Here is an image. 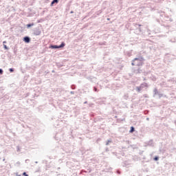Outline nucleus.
Returning <instances> with one entry per match:
<instances>
[{"label": "nucleus", "mask_w": 176, "mask_h": 176, "mask_svg": "<svg viewBox=\"0 0 176 176\" xmlns=\"http://www.w3.org/2000/svg\"><path fill=\"white\" fill-rule=\"evenodd\" d=\"M145 61V58L144 57L140 56L137 58H135L133 60H132L131 65L135 66V67H142L144 65V63Z\"/></svg>", "instance_id": "f257e3e1"}, {"label": "nucleus", "mask_w": 176, "mask_h": 176, "mask_svg": "<svg viewBox=\"0 0 176 176\" xmlns=\"http://www.w3.org/2000/svg\"><path fill=\"white\" fill-rule=\"evenodd\" d=\"M132 72L138 75L140 74H144V75H148L151 72H145V70L142 69L141 66H135L132 68Z\"/></svg>", "instance_id": "f03ea898"}, {"label": "nucleus", "mask_w": 176, "mask_h": 176, "mask_svg": "<svg viewBox=\"0 0 176 176\" xmlns=\"http://www.w3.org/2000/svg\"><path fill=\"white\" fill-rule=\"evenodd\" d=\"M63 47H65V43H64V41H63L59 45L52 44L50 45L49 49L56 50L57 49H63Z\"/></svg>", "instance_id": "7ed1b4c3"}, {"label": "nucleus", "mask_w": 176, "mask_h": 176, "mask_svg": "<svg viewBox=\"0 0 176 176\" xmlns=\"http://www.w3.org/2000/svg\"><path fill=\"white\" fill-rule=\"evenodd\" d=\"M153 97L155 98L156 96H158L159 98H162V97H166V95L161 94L160 91L157 89V88H155L153 91Z\"/></svg>", "instance_id": "20e7f679"}, {"label": "nucleus", "mask_w": 176, "mask_h": 176, "mask_svg": "<svg viewBox=\"0 0 176 176\" xmlns=\"http://www.w3.org/2000/svg\"><path fill=\"white\" fill-rule=\"evenodd\" d=\"M145 87L148 88L149 87V85L146 82H143L140 84V86L136 87V90L138 93H141V90H142V89H145Z\"/></svg>", "instance_id": "39448f33"}, {"label": "nucleus", "mask_w": 176, "mask_h": 176, "mask_svg": "<svg viewBox=\"0 0 176 176\" xmlns=\"http://www.w3.org/2000/svg\"><path fill=\"white\" fill-rule=\"evenodd\" d=\"M33 34L36 36H38V35H41V34H42V30H41V28L39 27L35 28L33 30Z\"/></svg>", "instance_id": "423d86ee"}, {"label": "nucleus", "mask_w": 176, "mask_h": 176, "mask_svg": "<svg viewBox=\"0 0 176 176\" xmlns=\"http://www.w3.org/2000/svg\"><path fill=\"white\" fill-rule=\"evenodd\" d=\"M23 41L25 42V43H30V42H31V38L28 36H26L23 37Z\"/></svg>", "instance_id": "0eeeda50"}, {"label": "nucleus", "mask_w": 176, "mask_h": 176, "mask_svg": "<svg viewBox=\"0 0 176 176\" xmlns=\"http://www.w3.org/2000/svg\"><path fill=\"white\" fill-rule=\"evenodd\" d=\"M125 56H128V57H131V56H133V50L125 52Z\"/></svg>", "instance_id": "6e6552de"}, {"label": "nucleus", "mask_w": 176, "mask_h": 176, "mask_svg": "<svg viewBox=\"0 0 176 176\" xmlns=\"http://www.w3.org/2000/svg\"><path fill=\"white\" fill-rule=\"evenodd\" d=\"M146 144L147 146H154L153 140H149Z\"/></svg>", "instance_id": "1a4fd4ad"}, {"label": "nucleus", "mask_w": 176, "mask_h": 176, "mask_svg": "<svg viewBox=\"0 0 176 176\" xmlns=\"http://www.w3.org/2000/svg\"><path fill=\"white\" fill-rule=\"evenodd\" d=\"M130 164V161H124L122 162V166L123 167H127V166H129Z\"/></svg>", "instance_id": "9d476101"}, {"label": "nucleus", "mask_w": 176, "mask_h": 176, "mask_svg": "<svg viewBox=\"0 0 176 176\" xmlns=\"http://www.w3.org/2000/svg\"><path fill=\"white\" fill-rule=\"evenodd\" d=\"M34 25H35V23H30L26 25V28L29 29V28H31V27H34Z\"/></svg>", "instance_id": "9b49d317"}, {"label": "nucleus", "mask_w": 176, "mask_h": 176, "mask_svg": "<svg viewBox=\"0 0 176 176\" xmlns=\"http://www.w3.org/2000/svg\"><path fill=\"white\" fill-rule=\"evenodd\" d=\"M59 0H52L50 6H54V3H58Z\"/></svg>", "instance_id": "f8f14e48"}, {"label": "nucleus", "mask_w": 176, "mask_h": 176, "mask_svg": "<svg viewBox=\"0 0 176 176\" xmlns=\"http://www.w3.org/2000/svg\"><path fill=\"white\" fill-rule=\"evenodd\" d=\"M135 27H136V28H138V31H139V32H141V25H140V24H136L135 25Z\"/></svg>", "instance_id": "ddd939ff"}, {"label": "nucleus", "mask_w": 176, "mask_h": 176, "mask_svg": "<svg viewBox=\"0 0 176 176\" xmlns=\"http://www.w3.org/2000/svg\"><path fill=\"white\" fill-rule=\"evenodd\" d=\"M98 45H100V46H106L107 45V42L106 41L99 42Z\"/></svg>", "instance_id": "4468645a"}, {"label": "nucleus", "mask_w": 176, "mask_h": 176, "mask_svg": "<svg viewBox=\"0 0 176 176\" xmlns=\"http://www.w3.org/2000/svg\"><path fill=\"white\" fill-rule=\"evenodd\" d=\"M135 131V128L134 126H131L129 133H133Z\"/></svg>", "instance_id": "2eb2a0df"}, {"label": "nucleus", "mask_w": 176, "mask_h": 176, "mask_svg": "<svg viewBox=\"0 0 176 176\" xmlns=\"http://www.w3.org/2000/svg\"><path fill=\"white\" fill-rule=\"evenodd\" d=\"M71 89H72V90H75V89H76V85H71Z\"/></svg>", "instance_id": "dca6fc26"}, {"label": "nucleus", "mask_w": 176, "mask_h": 176, "mask_svg": "<svg viewBox=\"0 0 176 176\" xmlns=\"http://www.w3.org/2000/svg\"><path fill=\"white\" fill-rule=\"evenodd\" d=\"M153 160H154L155 162H157V160H159V156H155V157H154Z\"/></svg>", "instance_id": "f3484780"}, {"label": "nucleus", "mask_w": 176, "mask_h": 176, "mask_svg": "<svg viewBox=\"0 0 176 176\" xmlns=\"http://www.w3.org/2000/svg\"><path fill=\"white\" fill-rule=\"evenodd\" d=\"M3 47L5 50H9V47H8L6 45L3 44Z\"/></svg>", "instance_id": "a211bd4d"}, {"label": "nucleus", "mask_w": 176, "mask_h": 176, "mask_svg": "<svg viewBox=\"0 0 176 176\" xmlns=\"http://www.w3.org/2000/svg\"><path fill=\"white\" fill-rule=\"evenodd\" d=\"M56 65L58 68H61V67H63V65H61L60 63H57Z\"/></svg>", "instance_id": "6ab92c4d"}, {"label": "nucleus", "mask_w": 176, "mask_h": 176, "mask_svg": "<svg viewBox=\"0 0 176 176\" xmlns=\"http://www.w3.org/2000/svg\"><path fill=\"white\" fill-rule=\"evenodd\" d=\"M9 71L10 72H14V68H10Z\"/></svg>", "instance_id": "aec40b11"}, {"label": "nucleus", "mask_w": 176, "mask_h": 176, "mask_svg": "<svg viewBox=\"0 0 176 176\" xmlns=\"http://www.w3.org/2000/svg\"><path fill=\"white\" fill-rule=\"evenodd\" d=\"M0 75H3V69H0Z\"/></svg>", "instance_id": "412c9836"}, {"label": "nucleus", "mask_w": 176, "mask_h": 176, "mask_svg": "<svg viewBox=\"0 0 176 176\" xmlns=\"http://www.w3.org/2000/svg\"><path fill=\"white\" fill-rule=\"evenodd\" d=\"M116 173L120 175V174H122V172L120 170H117Z\"/></svg>", "instance_id": "4be33fe9"}, {"label": "nucleus", "mask_w": 176, "mask_h": 176, "mask_svg": "<svg viewBox=\"0 0 176 176\" xmlns=\"http://www.w3.org/2000/svg\"><path fill=\"white\" fill-rule=\"evenodd\" d=\"M22 176H28V174L26 172H23Z\"/></svg>", "instance_id": "5701e85b"}, {"label": "nucleus", "mask_w": 176, "mask_h": 176, "mask_svg": "<svg viewBox=\"0 0 176 176\" xmlns=\"http://www.w3.org/2000/svg\"><path fill=\"white\" fill-rule=\"evenodd\" d=\"M109 142H112V141H111V140H107V142H106V145H107V146L109 145Z\"/></svg>", "instance_id": "b1692460"}, {"label": "nucleus", "mask_w": 176, "mask_h": 176, "mask_svg": "<svg viewBox=\"0 0 176 176\" xmlns=\"http://www.w3.org/2000/svg\"><path fill=\"white\" fill-rule=\"evenodd\" d=\"M113 155H116V156L118 157V159H120V157L116 154V153H113Z\"/></svg>", "instance_id": "393cba45"}, {"label": "nucleus", "mask_w": 176, "mask_h": 176, "mask_svg": "<svg viewBox=\"0 0 176 176\" xmlns=\"http://www.w3.org/2000/svg\"><path fill=\"white\" fill-rule=\"evenodd\" d=\"M94 91H98V89H97V87H94Z\"/></svg>", "instance_id": "a878e982"}, {"label": "nucleus", "mask_w": 176, "mask_h": 176, "mask_svg": "<svg viewBox=\"0 0 176 176\" xmlns=\"http://www.w3.org/2000/svg\"><path fill=\"white\" fill-rule=\"evenodd\" d=\"M21 163L20 162H17L15 164V166H17L18 167L20 166Z\"/></svg>", "instance_id": "bb28decb"}, {"label": "nucleus", "mask_w": 176, "mask_h": 176, "mask_svg": "<svg viewBox=\"0 0 176 176\" xmlns=\"http://www.w3.org/2000/svg\"><path fill=\"white\" fill-rule=\"evenodd\" d=\"M16 151L17 152H20V146H16Z\"/></svg>", "instance_id": "cd10ccee"}, {"label": "nucleus", "mask_w": 176, "mask_h": 176, "mask_svg": "<svg viewBox=\"0 0 176 176\" xmlns=\"http://www.w3.org/2000/svg\"><path fill=\"white\" fill-rule=\"evenodd\" d=\"M170 42H172V43H175V42H176V39L175 38V39H174V41L170 40Z\"/></svg>", "instance_id": "c85d7f7f"}, {"label": "nucleus", "mask_w": 176, "mask_h": 176, "mask_svg": "<svg viewBox=\"0 0 176 176\" xmlns=\"http://www.w3.org/2000/svg\"><path fill=\"white\" fill-rule=\"evenodd\" d=\"M28 96H30V93H27L26 94H25V97H28Z\"/></svg>", "instance_id": "c756f323"}, {"label": "nucleus", "mask_w": 176, "mask_h": 176, "mask_svg": "<svg viewBox=\"0 0 176 176\" xmlns=\"http://www.w3.org/2000/svg\"><path fill=\"white\" fill-rule=\"evenodd\" d=\"M70 94H75V91H70Z\"/></svg>", "instance_id": "7c9ffc66"}, {"label": "nucleus", "mask_w": 176, "mask_h": 176, "mask_svg": "<svg viewBox=\"0 0 176 176\" xmlns=\"http://www.w3.org/2000/svg\"><path fill=\"white\" fill-rule=\"evenodd\" d=\"M25 163H28L30 162V160H25Z\"/></svg>", "instance_id": "2f4dec72"}, {"label": "nucleus", "mask_w": 176, "mask_h": 176, "mask_svg": "<svg viewBox=\"0 0 176 176\" xmlns=\"http://www.w3.org/2000/svg\"><path fill=\"white\" fill-rule=\"evenodd\" d=\"M16 176H21V175H19V173H16Z\"/></svg>", "instance_id": "473e14b6"}, {"label": "nucleus", "mask_w": 176, "mask_h": 176, "mask_svg": "<svg viewBox=\"0 0 176 176\" xmlns=\"http://www.w3.org/2000/svg\"><path fill=\"white\" fill-rule=\"evenodd\" d=\"M148 36H152L151 35V33H150V32H148Z\"/></svg>", "instance_id": "72a5a7b5"}, {"label": "nucleus", "mask_w": 176, "mask_h": 176, "mask_svg": "<svg viewBox=\"0 0 176 176\" xmlns=\"http://www.w3.org/2000/svg\"><path fill=\"white\" fill-rule=\"evenodd\" d=\"M70 14H74V11H71V12H70Z\"/></svg>", "instance_id": "f704fd0d"}, {"label": "nucleus", "mask_w": 176, "mask_h": 176, "mask_svg": "<svg viewBox=\"0 0 176 176\" xmlns=\"http://www.w3.org/2000/svg\"><path fill=\"white\" fill-rule=\"evenodd\" d=\"M52 72L53 74H54V72H56V71L52 70Z\"/></svg>", "instance_id": "c9c22d12"}, {"label": "nucleus", "mask_w": 176, "mask_h": 176, "mask_svg": "<svg viewBox=\"0 0 176 176\" xmlns=\"http://www.w3.org/2000/svg\"><path fill=\"white\" fill-rule=\"evenodd\" d=\"M45 74H49V71H45Z\"/></svg>", "instance_id": "e433bc0d"}, {"label": "nucleus", "mask_w": 176, "mask_h": 176, "mask_svg": "<svg viewBox=\"0 0 176 176\" xmlns=\"http://www.w3.org/2000/svg\"><path fill=\"white\" fill-rule=\"evenodd\" d=\"M3 45H5V43H6V41H3Z\"/></svg>", "instance_id": "4c0bfd02"}, {"label": "nucleus", "mask_w": 176, "mask_h": 176, "mask_svg": "<svg viewBox=\"0 0 176 176\" xmlns=\"http://www.w3.org/2000/svg\"><path fill=\"white\" fill-rule=\"evenodd\" d=\"M84 104H87V101H85V102H84Z\"/></svg>", "instance_id": "58836bf2"}, {"label": "nucleus", "mask_w": 176, "mask_h": 176, "mask_svg": "<svg viewBox=\"0 0 176 176\" xmlns=\"http://www.w3.org/2000/svg\"><path fill=\"white\" fill-rule=\"evenodd\" d=\"M146 120H149V118H146Z\"/></svg>", "instance_id": "ea45409f"}, {"label": "nucleus", "mask_w": 176, "mask_h": 176, "mask_svg": "<svg viewBox=\"0 0 176 176\" xmlns=\"http://www.w3.org/2000/svg\"><path fill=\"white\" fill-rule=\"evenodd\" d=\"M35 163H36V164H38V162L36 161Z\"/></svg>", "instance_id": "a19ab883"}, {"label": "nucleus", "mask_w": 176, "mask_h": 176, "mask_svg": "<svg viewBox=\"0 0 176 176\" xmlns=\"http://www.w3.org/2000/svg\"><path fill=\"white\" fill-rule=\"evenodd\" d=\"M5 160H5V158H4V159L3 160V162H5Z\"/></svg>", "instance_id": "79ce46f5"}, {"label": "nucleus", "mask_w": 176, "mask_h": 176, "mask_svg": "<svg viewBox=\"0 0 176 176\" xmlns=\"http://www.w3.org/2000/svg\"><path fill=\"white\" fill-rule=\"evenodd\" d=\"M60 167H58V170H60Z\"/></svg>", "instance_id": "37998d69"}, {"label": "nucleus", "mask_w": 176, "mask_h": 176, "mask_svg": "<svg viewBox=\"0 0 176 176\" xmlns=\"http://www.w3.org/2000/svg\"><path fill=\"white\" fill-rule=\"evenodd\" d=\"M144 97H146V95H144Z\"/></svg>", "instance_id": "c03bdc74"}, {"label": "nucleus", "mask_w": 176, "mask_h": 176, "mask_svg": "<svg viewBox=\"0 0 176 176\" xmlns=\"http://www.w3.org/2000/svg\"><path fill=\"white\" fill-rule=\"evenodd\" d=\"M115 118H118V116H116Z\"/></svg>", "instance_id": "a18cd8bd"}, {"label": "nucleus", "mask_w": 176, "mask_h": 176, "mask_svg": "<svg viewBox=\"0 0 176 176\" xmlns=\"http://www.w3.org/2000/svg\"><path fill=\"white\" fill-rule=\"evenodd\" d=\"M144 80H146V79H145V78H144Z\"/></svg>", "instance_id": "49530a36"}, {"label": "nucleus", "mask_w": 176, "mask_h": 176, "mask_svg": "<svg viewBox=\"0 0 176 176\" xmlns=\"http://www.w3.org/2000/svg\"><path fill=\"white\" fill-rule=\"evenodd\" d=\"M107 20H109V19H107Z\"/></svg>", "instance_id": "de8ad7c7"}]
</instances>
